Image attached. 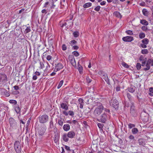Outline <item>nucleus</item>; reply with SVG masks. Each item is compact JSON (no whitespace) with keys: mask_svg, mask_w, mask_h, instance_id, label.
<instances>
[{"mask_svg":"<svg viewBox=\"0 0 153 153\" xmlns=\"http://www.w3.org/2000/svg\"><path fill=\"white\" fill-rule=\"evenodd\" d=\"M109 118V114H107L105 112H104L101 116L100 120L101 122L104 123Z\"/></svg>","mask_w":153,"mask_h":153,"instance_id":"nucleus-6","label":"nucleus"},{"mask_svg":"<svg viewBox=\"0 0 153 153\" xmlns=\"http://www.w3.org/2000/svg\"><path fill=\"white\" fill-rule=\"evenodd\" d=\"M64 121V120L62 118L59 119L58 120L59 125L61 126H62L63 125Z\"/></svg>","mask_w":153,"mask_h":153,"instance_id":"nucleus-26","label":"nucleus"},{"mask_svg":"<svg viewBox=\"0 0 153 153\" xmlns=\"http://www.w3.org/2000/svg\"><path fill=\"white\" fill-rule=\"evenodd\" d=\"M63 80H61V81L58 85L57 87V88L58 89H59L62 86V85H63Z\"/></svg>","mask_w":153,"mask_h":153,"instance_id":"nucleus-37","label":"nucleus"},{"mask_svg":"<svg viewBox=\"0 0 153 153\" xmlns=\"http://www.w3.org/2000/svg\"><path fill=\"white\" fill-rule=\"evenodd\" d=\"M129 142L130 143L134 144L135 143V140L134 139V137L132 135H130L129 137Z\"/></svg>","mask_w":153,"mask_h":153,"instance_id":"nucleus-14","label":"nucleus"},{"mask_svg":"<svg viewBox=\"0 0 153 153\" xmlns=\"http://www.w3.org/2000/svg\"><path fill=\"white\" fill-rule=\"evenodd\" d=\"M15 110L17 114H19L20 112L21 108L18 105H17L15 106Z\"/></svg>","mask_w":153,"mask_h":153,"instance_id":"nucleus-21","label":"nucleus"},{"mask_svg":"<svg viewBox=\"0 0 153 153\" xmlns=\"http://www.w3.org/2000/svg\"><path fill=\"white\" fill-rule=\"evenodd\" d=\"M92 5V3L90 2H88L84 4L83 5V7L85 8H88L91 7Z\"/></svg>","mask_w":153,"mask_h":153,"instance_id":"nucleus-27","label":"nucleus"},{"mask_svg":"<svg viewBox=\"0 0 153 153\" xmlns=\"http://www.w3.org/2000/svg\"><path fill=\"white\" fill-rule=\"evenodd\" d=\"M142 13L143 15L146 16H148L149 12L148 10L146 8H144L142 10Z\"/></svg>","mask_w":153,"mask_h":153,"instance_id":"nucleus-18","label":"nucleus"},{"mask_svg":"<svg viewBox=\"0 0 153 153\" xmlns=\"http://www.w3.org/2000/svg\"><path fill=\"white\" fill-rule=\"evenodd\" d=\"M68 114L71 116L73 117L74 115V113L73 111H68Z\"/></svg>","mask_w":153,"mask_h":153,"instance_id":"nucleus-46","label":"nucleus"},{"mask_svg":"<svg viewBox=\"0 0 153 153\" xmlns=\"http://www.w3.org/2000/svg\"><path fill=\"white\" fill-rule=\"evenodd\" d=\"M147 62L150 66H153V60H152L149 59L148 60Z\"/></svg>","mask_w":153,"mask_h":153,"instance_id":"nucleus-31","label":"nucleus"},{"mask_svg":"<svg viewBox=\"0 0 153 153\" xmlns=\"http://www.w3.org/2000/svg\"><path fill=\"white\" fill-rule=\"evenodd\" d=\"M30 27H28L25 30V33H27L30 32Z\"/></svg>","mask_w":153,"mask_h":153,"instance_id":"nucleus-40","label":"nucleus"},{"mask_svg":"<svg viewBox=\"0 0 153 153\" xmlns=\"http://www.w3.org/2000/svg\"><path fill=\"white\" fill-rule=\"evenodd\" d=\"M130 112L132 115H134L136 113V111L134 109V104L131 102V105Z\"/></svg>","mask_w":153,"mask_h":153,"instance_id":"nucleus-11","label":"nucleus"},{"mask_svg":"<svg viewBox=\"0 0 153 153\" xmlns=\"http://www.w3.org/2000/svg\"><path fill=\"white\" fill-rule=\"evenodd\" d=\"M140 47L143 48H147V46L146 45L142 43L140 45Z\"/></svg>","mask_w":153,"mask_h":153,"instance_id":"nucleus-51","label":"nucleus"},{"mask_svg":"<svg viewBox=\"0 0 153 153\" xmlns=\"http://www.w3.org/2000/svg\"><path fill=\"white\" fill-rule=\"evenodd\" d=\"M48 116L46 114L40 115L38 117L39 122L41 123H45L48 121Z\"/></svg>","mask_w":153,"mask_h":153,"instance_id":"nucleus-2","label":"nucleus"},{"mask_svg":"<svg viewBox=\"0 0 153 153\" xmlns=\"http://www.w3.org/2000/svg\"><path fill=\"white\" fill-rule=\"evenodd\" d=\"M61 107L63 109L67 110L68 109V106L66 103H62L60 104Z\"/></svg>","mask_w":153,"mask_h":153,"instance_id":"nucleus-16","label":"nucleus"},{"mask_svg":"<svg viewBox=\"0 0 153 153\" xmlns=\"http://www.w3.org/2000/svg\"><path fill=\"white\" fill-rule=\"evenodd\" d=\"M72 54L76 56H78L79 55V53L76 51H74L72 52Z\"/></svg>","mask_w":153,"mask_h":153,"instance_id":"nucleus-44","label":"nucleus"},{"mask_svg":"<svg viewBox=\"0 0 153 153\" xmlns=\"http://www.w3.org/2000/svg\"><path fill=\"white\" fill-rule=\"evenodd\" d=\"M149 91L152 93H153V87H151L149 89Z\"/></svg>","mask_w":153,"mask_h":153,"instance_id":"nucleus-64","label":"nucleus"},{"mask_svg":"<svg viewBox=\"0 0 153 153\" xmlns=\"http://www.w3.org/2000/svg\"><path fill=\"white\" fill-rule=\"evenodd\" d=\"M4 94L7 97H9L10 95V94L7 91L4 92Z\"/></svg>","mask_w":153,"mask_h":153,"instance_id":"nucleus-58","label":"nucleus"},{"mask_svg":"<svg viewBox=\"0 0 153 153\" xmlns=\"http://www.w3.org/2000/svg\"><path fill=\"white\" fill-rule=\"evenodd\" d=\"M85 100L86 101V102H85L86 103H88V101H89V99H88V97H85Z\"/></svg>","mask_w":153,"mask_h":153,"instance_id":"nucleus-63","label":"nucleus"},{"mask_svg":"<svg viewBox=\"0 0 153 153\" xmlns=\"http://www.w3.org/2000/svg\"><path fill=\"white\" fill-rule=\"evenodd\" d=\"M135 87L133 85H131L130 87L128 88V91L129 92L132 93H133L135 91Z\"/></svg>","mask_w":153,"mask_h":153,"instance_id":"nucleus-19","label":"nucleus"},{"mask_svg":"<svg viewBox=\"0 0 153 153\" xmlns=\"http://www.w3.org/2000/svg\"><path fill=\"white\" fill-rule=\"evenodd\" d=\"M67 123L70 124L73 123V124L74 125L77 123V121L75 120H74L71 121L69 120L67 121Z\"/></svg>","mask_w":153,"mask_h":153,"instance_id":"nucleus-34","label":"nucleus"},{"mask_svg":"<svg viewBox=\"0 0 153 153\" xmlns=\"http://www.w3.org/2000/svg\"><path fill=\"white\" fill-rule=\"evenodd\" d=\"M49 4V2L48 1L46 2L44 4V7H47V5Z\"/></svg>","mask_w":153,"mask_h":153,"instance_id":"nucleus-60","label":"nucleus"},{"mask_svg":"<svg viewBox=\"0 0 153 153\" xmlns=\"http://www.w3.org/2000/svg\"><path fill=\"white\" fill-rule=\"evenodd\" d=\"M150 66L149 64L147 63H146V66L144 67L143 68V70L145 71H147L149 70L150 68Z\"/></svg>","mask_w":153,"mask_h":153,"instance_id":"nucleus-30","label":"nucleus"},{"mask_svg":"<svg viewBox=\"0 0 153 153\" xmlns=\"http://www.w3.org/2000/svg\"><path fill=\"white\" fill-rule=\"evenodd\" d=\"M78 101V102L80 105V108L82 109L83 108V105H84V100L82 98H79V99Z\"/></svg>","mask_w":153,"mask_h":153,"instance_id":"nucleus-15","label":"nucleus"},{"mask_svg":"<svg viewBox=\"0 0 153 153\" xmlns=\"http://www.w3.org/2000/svg\"><path fill=\"white\" fill-rule=\"evenodd\" d=\"M86 80L87 82H88V83H90L91 81V79L88 76L86 77Z\"/></svg>","mask_w":153,"mask_h":153,"instance_id":"nucleus-50","label":"nucleus"},{"mask_svg":"<svg viewBox=\"0 0 153 153\" xmlns=\"http://www.w3.org/2000/svg\"><path fill=\"white\" fill-rule=\"evenodd\" d=\"M141 67V65L140 63H137L136 65V68L138 70L140 69Z\"/></svg>","mask_w":153,"mask_h":153,"instance_id":"nucleus-43","label":"nucleus"},{"mask_svg":"<svg viewBox=\"0 0 153 153\" xmlns=\"http://www.w3.org/2000/svg\"><path fill=\"white\" fill-rule=\"evenodd\" d=\"M142 42L143 44L147 45L148 44L149 42V40L147 38L143 39L142 40Z\"/></svg>","mask_w":153,"mask_h":153,"instance_id":"nucleus-28","label":"nucleus"},{"mask_svg":"<svg viewBox=\"0 0 153 153\" xmlns=\"http://www.w3.org/2000/svg\"><path fill=\"white\" fill-rule=\"evenodd\" d=\"M53 126V123L52 121L51 120L50 122V127L51 128H52Z\"/></svg>","mask_w":153,"mask_h":153,"instance_id":"nucleus-54","label":"nucleus"},{"mask_svg":"<svg viewBox=\"0 0 153 153\" xmlns=\"http://www.w3.org/2000/svg\"><path fill=\"white\" fill-rule=\"evenodd\" d=\"M100 6H98L94 8V10L97 11H99L100 10Z\"/></svg>","mask_w":153,"mask_h":153,"instance_id":"nucleus-47","label":"nucleus"},{"mask_svg":"<svg viewBox=\"0 0 153 153\" xmlns=\"http://www.w3.org/2000/svg\"><path fill=\"white\" fill-rule=\"evenodd\" d=\"M68 136V134L67 135L66 134H64L62 136V139L65 142H67L68 141L69 139Z\"/></svg>","mask_w":153,"mask_h":153,"instance_id":"nucleus-23","label":"nucleus"},{"mask_svg":"<svg viewBox=\"0 0 153 153\" xmlns=\"http://www.w3.org/2000/svg\"><path fill=\"white\" fill-rule=\"evenodd\" d=\"M68 136L70 138H73L75 135V133L73 131H69L67 134Z\"/></svg>","mask_w":153,"mask_h":153,"instance_id":"nucleus-12","label":"nucleus"},{"mask_svg":"<svg viewBox=\"0 0 153 153\" xmlns=\"http://www.w3.org/2000/svg\"><path fill=\"white\" fill-rule=\"evenodd\" d=\"M110 104L111 106L116 109L118 107L119 103L117 100L113 98L110 101Z\"/></svg>","mask_w":153,"mask_h":153,"instance_id":"nucleus-4","label":"nucleus"},{"mask_svg":"<svg viewBox=\"0 0 153 153\" xmlns=\"http://www.w3.org/2000/svg\"><path fill=\"white\" fill-rule=\"evenodd\" d=\"M104 73H105L102 71H100L98 72V74L100 75L101 76H102Z\"/></svg>","mask_w":153,"mask_h":153,"instance_id":"nucleus-55","label":"nucleus"},{"mask_svg":"<svg viewBox=\"0 0 153 153\" xmlns=\"http://www.w3.org/2000/svg\"><path fill=\"white\" fill-rule=\"evenodd\" d=\"M76 41L75 40H73L70 42V44L71 46H73L75 45L76 44Z\"/></svg>","mask_w":153,"mask_h":153,"instance_id":"nucleus-33","label":"nucleus"},{"mask_svg":"<svg viewBox=\"0 0 153 153\" xmlns=\"http://www.w3.org/2000/svg\"><path fill=\"white\" fill-rule=\"evenodd\" d=\"M122 65L123 67L126 68H129V66L128 64L124 62H122Z\"/></svg>","mask_w":153,"mask_h":153,"instance_id":"nucleus-38","label":"nucleus"},{"mask_svg":"<svg viewBox=\"0 0 153 153\" xmlns=\"http://www.w3.org/2000/svg\"><path fill=\"white\" fill-rule=\"evenodd\" d=\"M9 102L11 104L16 105L17 104V102L15 100H12L9 101Z\"/></svg>","mask_w":153,"mask_h":153,"instance_id":"nucleus-41","label":"nucleus"},{"mask_svg":"<svg viewBox=\"0 0 153 153\" xmlns=\"http://www.w3.org/2000/svg\"><path fill=\"white\" fill-rule=\"evenodd\" d=\"M46 128L44 126H39L38 128V132L39 135H43L46 131Z\"/></svg>","mask_w":153,"mask_h":153,"instance_id":"nucleus-5","label":"nucleus"},{"mask_svg":"<svg viewBox=\"0 0 153 153\" xmlns=\"http://www.w3.org/2000/svg\"><path fill=\"white\" fill-rule=\"evenodd\" d=\"M97 126L100 129H102L103 126V124L100 123H98L97 124Z\"/></svg>","mask_w":153,"mask_h":153,"instance_id":"nucleus-48","label":"nucleus"},{"mask_svg":"<svg viewBox=\"0 0 153 153\" xmlns=\"http://www.w3.org/2000/svg\"><path fill=\"white\" fill-rule=\"evenodd\" d=\"M69 60L71 65L74 67H76V62L74 57L72 56L69 57Z\"/></svg>","mask_w":153,"mask_h":153,"instance_id":"nucleus-10","label":"nucleus"},{"mask_svg":"<svg viewBox=\"0 0 153 153\" xmlns=\"http://www.w3.org/2000/svg\"><path fill=\"white\" fill-rule=\"evenodd\" d=\"M138 143L140 145L144 146L145 144V142L144 140L143 139H139L138 140Z\"/></svg>","mask_w":153,"mask_h":153,"instance_id":"nucleus-25","label":"nucleus"},{"mask_svg":"<svg viewBox=\"0 0 153 153\" xmlns=\"http://www.w3.org/2000/svg\"><path fill=\"white\" fill-rule=\"evenodd\" d=\"M141 29L142 30H143L145 31L147 29V27L145 26H143L141 27Z\"/></svg>","mask_w":153,"mask_h":153,"instance_id":"nucleus-53","label":"nucleus"},{"mask_svg":"<svg viewBox=\"0 0 153 153\" xmlns=\"http://www.w3.org/2000/svg\"><path fill=\"white\" fill-rule=\"evenodd\" d=\"M73 48L74 50H76L79 48V47L76 45H74L73 46Z\"/></svg>","mask_w":153,"mask_h":153,"instance_id":"nucleus-61","label":"nucleus"},{"mask_svg":"<svg viewBox=\"0 0 153 153\" xmlns=\"http://www.w3.org/2000/svg\"><path fill=\"white\" fill-rule=\"evenodd\" d=\"M127 96L129 100H130L131 99V96L128 93L127 94Z\"/></svg>","mask_w":153,"mask_h":153,"instance_id":"nucleus-62","label":"nucleus"},{"mask_svg":"<svg viewBox=\"0 0 153 153\" xmlns=\"http://www.w3.org/2000/svg\"><path fill=\"white\" fill-rule=\"evenodd\" d=\"M140 23L142 25L146 26L148 25L149 24L148 22L145 20L144 19L140 20Z\"/></svg>","mask_w":153,"mask_h":153,"instance_id":"nucleus-24","label":"nucleus"},{"mask_svg":"<svg viewBox=\"0 0 153 153\" xmlns=\"http://www.w3.org/2000/svg\"><path fill=\"white\" fill-rule=\"evenodd\" d=\"M139 5L142 6H145L146 5V3L144 2H142L139 4Z\"/></svg>","mask_w":153,"mask_h":153,"instance_id":"nucleus-56","label":"nucleus"},{"mask_svg":"<svg viewBox=\"0 0 153 153\" xmlns=\"http://www.w3.org/2000/svg\"><path fill=\"white\" fill-rule=\"evenodd\" d=\"M73 35L75 37H77L79 35V33L77 31H76L73 33Z\"/></svg>","mask_w":153,"mask_h":153,"instance_id":"nucleus-35","label":"nucleus"},{"mask_svg":"<svg viewBox=\"0 0 153 153\" xmlns=\"http://www.w3.org/2000/svg\"><path fill=\"white\" fill-rule=\"evenodd\" d=\"M123 40L126 42H131L134 40L133 37L131 36H126L122 38Z\"/></svg>","mask_w":153,"mask_h":153,"instance_id":"nucleus-8","label":"nucleus"},{"mask_svg":"<svg viewBox=\"0 0 153 153\" xmlns=\"http://www.w3.org/2000/svg\"><path fill=\"white\" fill-rule=\"evenodd\" d=\"M138 131V130L136 128H134L132 130V132L134 134H136L137 132Z\"/></svg>","mask_w":153,"mask_h":153,"instance_id":"nucleus-36","label":"nucleus"},{"mask_svg":"<svg viewBox=\"0 0 153 153\" xmlns=\"http://www.w3.org/2000/svg\"><path fill=\"white\" fill-rule=\"evenodd\" d=\"M145 37V34L143 32L139 34V37L141 39L144 38Z\"/></svg>","mask_w":153,"mask_h":153,"instance_id":"nucleus-32","label":"nucleus"},{"mask_svg":"<svg viewBox=\"0 0 153 153\" xmlns=\"http://www.w3.org/2000/svg\"><path fill=\"white\" fill-rule=\"evenodd\" d=\"M97 107L95 109L94 114L96 116H98L102 112L103 107L102 104L100 102L97 103Z\"/></svg>","mask_w":153,"mask_h":153,"instance_id":"nucleus-1","label":"nucleus"},{"mask_svg":"<svg viewBox=\"0 0 153 153\" xmlns=\"http://www.w3.org/2000/svg\"><path fill=\"white\" fill-rule=\"evenodd\" d=\"M62 50L63 51H65L67 49L66 46L65 44H63L62 45Z\"/></svg>","mask_w":153,"mask_h":153,"instance_id":"nucleus-52","label":"nucleus"},{"mask_svg":"<svg viewBox=\"0 0 153 153\" xmlns=\"http://www.w3.org/2000/svg\"><path fill=\"white\" fill-rule=\"evenodd\" d=\"M106 2L105 1H103L102 2H101L100 3V4L101 5L103 6V5H105L106 4Z\"/></svg>","mask_w":153,"mask_h":153,"instance_id":"nucleus-59","label":"nucleus"},{"mask_svg":"<svg viewBox=\"0 0 153 153\" xmlns=\"http://www.w3.org/2000/svg\"><path fill=\"white\" fill-rule=\"evenodd\" d=\"M148 52V50L146 49H143L141 51V53L143 54H147Z\"/></svg>","mask_w":153,"mask_h":153,"instance_id":"nucleus-39","label":"nucleus"},{"mask_svg":"<svg viewBox=\"0 0 153 153\" xmlns=\"http://www.w3.org/2000/svg\"><path fill=\"white\" fill-rule=\"evenodd\" d=\"M63 67V65L61 63H59L57 64V65L55 67L54 71L56 72L62 69Z\"/></svg>","mask_w":153,"mask_h":153,"instance_id":"nucleus-9","label":"nucleus"},{"mask_svg":"<svg viewBox=\"0 0 153 153\" xmlns=\"http://www.w3.org/2000/svg\"><path fill=\"white\" fill-rule=\"evenodd\" d=\"M70 126L69 124H66L63 126V129L65 131H68L70 129Z\"/></svg>","mask_w":153,"mask_h":153,"instance_id":"nucleus-17","label":"nucleus"},{"mask_svg":"<svg viewBox=\"0 0 153 153\" xmlns=\"http://www.w3.org/2000/svg\"><path fill=\"white\" fill-rule=\"evenodd\" d=\"M52 57L50 55H48L47 56L46 59L48 61H50Z\"/></svg>","mask_w":153,"mask_h":153,"instance_id":"nucleus-57","label":"nucleus"},{"mask_svg":"<svg viewBox=\"0 0 153 153\" xmlns=\"http://www.w3.org/2000/svg\"><path fill=\"white\" fill-rule=\"evenodd\" d=\"M126 33L128 35H132L133 34V33L132 31L131 30H128L126 31Z\"/></svg>","mask_w":153,"mask_h":153,"instance_id":"nucleus-42","label":"nucleus"},{"mask_svg":"<svg viewBox=\"0 0 153 153\" xmlns=\"http://www.w3.org/2000/svg\"><path fill=\"white\" fill-rule=\"evenodd\" d=\"M114 15L116 17L119 18H121L122 17V15L120 14V13L118 11H115L114 12Z\"/></svg>","mask_w":153,"mask_h":153,"instance_id":"nucleus-22","label":"nucleus"},{"mask_svg":"<svg viewBox=\"0 0 153 153\" xmlns=\"http://www.w3.org/2000/svg\"><path fill=\"white\" fill-rule=\"evenodd\" d=\"M6 79V76L5 74H0V82Z\"/></svg>","mask_w":153,"mask_h":153,"instance_id":"nucleus-20","label":"nucleus"},{"mask_svg":"<svg viewBox=\"0 0 153 153\" xmlns=\"http://www.w3.org/2000/svg\"><path fill=\"white\" fill-rule=\"evenodd\" d=\"M9 121L11 127L14 128H16V127L17 123L13 118H10L9 119Z\"/></svg>","mask_w":153,"mask_h":153,"instance_id":"nucleus-7","label":"nucleus"},{"mask_svg":"<svg viewBox=\"0 0 153 153\" xmlns=\"http://www.w3.org/2000/svg\"><path fill=\"white\" fill-rule=\"evenodd\" d=\"M15 150L17 153H20L22 148L20 143L19 141H16L14 144Z\"/></svg>","mask_w":153,"mask_h":153,"instance_id":"nucleus-3","label":"nucleus"},{"mask_svg":"<svg viewBox=\"0 0 153 153\" xmlns=\"http://www.w3.org/2000/svg\"><path fill=\"white\" fill-rule=\"evenodd\" d=\"M135 126V125L131 123H129L128 124V127L129 128L131 129L133 127H134Z\"/></svg>","mask_w":153,"mask_h":153,"instance_id":"nucleus-45","label":"nucleus"},{"mask_svg":"<svg viewBox=\"0 0 153 153\" xmlns=\"http://www.w3.org/2000/svg\"><path fill=\"white\" fill-rule=\"evenodd\" d=\"M40 68L41 69H43L44 68L45 66L42 62H40Z\"/></svg>","mask_w":153,"mask_h":153,"instance_id":"nucleus-49","label":"nucleus"},{"mask_svg":"<svg viewBox=\"0 0 153 153\" xmlns=\"http://www.w3.org/2000/svg\"><path fill=\"white\" fill-rule=\"evenodd\" d=\"M77 69L79 73L80 74H81L82 72V67L79 64V63H78Z\"/></svg>","mask_w":153,"mask_h":153,"instance_id":"nucleus-29","label":"nucleus"},{"mask_svg":"<svg viewBox=\"0 0 153 153\" xmlns=\"http://www.w3.org/2000/svg\"><path fill=\"white\" fill-rule=\"evenodd\" d=\"M102 76V78L105 80L107 83L109 84V81L107 74L105 73Z\"/></svg>","mask_w":153,"mask_h":153,"instance_id":"nucleus-13","label":"nucleus"}]
</instances>
